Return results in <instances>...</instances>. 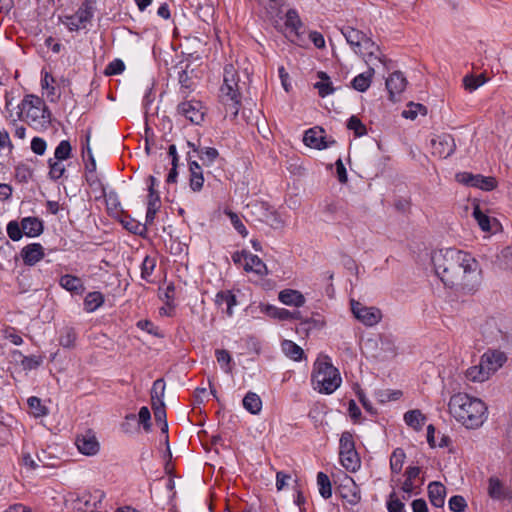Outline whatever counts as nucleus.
Wrapping results in <instances>:
<instances>
[{
  "label": "nucleus",
  "mask_w": 512,
  "mask_h": 512,
  "mask_svg": "<svg viewBox=\"0 0 512 512\" xmlns=\"http://www.w3.org/2000/svg\"><path fill=\"white\" fill-rule=\"evenodd\" d=\"M435 274L450 287H473L480 268L476 258H431Z\"/></svg>",
  "instance_id": "f257e3e1"
},
{
  "label": "nucleus",
  "mask_w": 512,
  "mask_h": 512,
  "mask_svg": "<svg viewBox=\"0 0 512 512\" xmlns=\"http://www.w3.org/2000/svg\"><path fill=\"white\" fill-rule=\"evenodd\" d=\"M449 413L467 429L482 427L488 418V407L480 398L466 393H456L450 397Z\"/></svg>",
  "instance_id": "f03ea898"
},
{
  "label": "nucleus",
  "mask_w": 512,
  "mask_h": 512,
  "mask_svg": "<svg viewBox=\"0 0 512 512\" xmlns=\"http://www.w3.org/2000/svg\"><path fill=\"white\" fill-rule=\"evenodd\" d=\"M311 381L313 388L324 394H332L342 382L338 369L327 356L315 361Z\"/></svg>",
  "instance_id": "7ed1b4c3"
},
{
  "label": "nucleus",
  "mask_w": 512,
  "mask_h": 512,
  "mask_svg": "<svg viewBox=\"0 0 512 512\" xmlns=\"http://www.w3.org/2000/svg\"><path fill=\"white\" fill-rule=\"evenodd\" d=\"M219 97L221 102L225 105L226 110L230 111L233 116H237L241 103V94L238 75L231 65L225 67Z\"/></svg>",
  "instance_id": "20e7f679"
},
{
  "label": "nucleus",
  "mask_w": 512,
  "mask_h": 512,
  "mask_svg": "<svg viewBox=\"0 0 512 512\" xmlns=\"http://www.w3.org/2000/svg\"><path fill=\"white\" fill-rule=\"evenodd\" d=\"M341 33L356 54H364V51L367 52L368 58L366 62H371L372 58L382 62L381 57L375 55V50H378V47L362 31L351 26H344L341 28Z\"/></svg>",
  "instance_id": "39448f33"
},
{
  "label": "nucleus",
  "mask_w": 512,
  "mask_h": 512,
  "mask_svg": "<svg viewBox=\"0 0 512 512\" xmlns=\"http://www.w3.org/2000/svg\"><path fill=\"white\" fill-rule=\"evenodd\" d=\"M339 457L342 466L350 472H356L361 466L360 457L355 448L353 434L344 431L339 441Z\"/></svg>",
  "instance_id": "423d86ee"
},
{
  "label": "nucleus",
  "mask_w": 512,
  "mask_h": 512,
  "mask_svg": "<svg viewBox=\"0 0 512 512\" xmlns=\"http://www.w3.org/2000/svg\"><path fill=\"white\" fill-rule=\"evenodd\" d=\"M19 108L20 113H24L26 119L32 122H40L50 117V112L43 100L34 95H26L19 104Z\"/></svg>",
  "instance_id": "0eeeda50"
},
{
  "label": "nucleus",
  "mask_w": 512,
  "mask_h": 512,
  "mask_svg": "<svg viewBox=\"0 0 512 512\" xmlns=\"http://www.w3.org/2000/svg\"><path fill=\"white\" fill-rule=\"evenodd\" d=\"M250 207L251 213L259 222L265 223L273 229H280L284 226V221L280 214L272 209L267 203H255Z\"/></svg>",
  "instance_id": "6e6552de"
},
{
  "label": "nucleus",
  "mask_w": 512,
  "mask_h": 512,
  "mask_svg": "<svg viewBox=\"0 0 512 512\" xmlns=\"http://www.w3.org/2000/svg\"><path fill=\"white\" fill-rule=\"evenodd\" d=\"M350 305L354 317L365 326H374L382 319V313L376 307H367L356 300H351Z\"/></svg>",
  "instance_id": "1a4fd4ad"
},
{
  "label": "nucleus",
  "mask_w": 512,
  "mask_h": 512,
  "mask_svg": "<svg viewBox=\"0 0 512 512\" xmlns=\"http://www.w3.org/2000/svg\"><path fill=\"white\" fill-rule=\"evenodd\" d=\"M456 179L459 183L466 186L480 188L484 191H491L497 186V181L494 177L483 176L480 174H472L468 172L458 173Z\"/></svg>",
  "instance_id": "9d476101"
},
{
  "label": "nucleus",
  "mask_w": 512,
  "mask_h": 512,
  "mask_svg": "<svg viewBox=\"0 0 512 512\" xmlns=\"http://www.w3.org/2000/svg\"><path fill=\"white\" fill-rule=\"evenodd\" d=\"M75 445L78 451L86 456H94L100 450V443L96 433L91 429L79 433L75 439Z\"/></svg>",
  "instance_id": "9b49d317"
},
{
  "label": "nucleus",
  "mask_w": 512,
  "mask_h": 512,
  "mask_svg": "<svg viewBox=\"0 0 512 512\" xmlns=\"http://www.w3.org/2000/svg\"><path fill=\"white\" fill-rule=\"evenodd\" d=\"M93 18V8L89 3H84L73 15L67 16L65 25L70 31L84 29Z\"/></svg>",
  "instance_id": "f8f14e48"
},
{
  "label": "nucleus",
  "mask_w": 512,
  "mask_h": 512,
  "mask_svg": "<svg viewBox=\"0 0 512 512\" xmlns=\"http://www.w3.org/2000/svg\"><path fill=\"white\" fill-rule=\"evenodd\" d=\"M104 497L105 493L101 490L84 492L75 500L77 503L75 507L84 512H95L97 509L101 508Z\"/></svg>",
  "instance_id": "ddd939ff"
},
{
  "label": "nucleus",
  "mask_w": 512,
  "mask_h": 512,
  "mask_svg": "<svg viewBox=\"0 0 512 512\" xmlns=\"http://www.w3.org/2000/svg\"><path fill=\"white\" fill-rule=\"evenodd\" d=\"M303 141L306 146L318 150L326 149L335 144V140L327 138L325 131L318 127L308 129L304 134Z\"/></svg>",
  "instance_id": "4468645a"
},
{
  "label": "nucleus",
  "mask_w": 512,
  "mask_h": 512,
  "mask_svg": "<svg viewBox=\"0 0 512 512\" xmlns=\"http://www.w3.org/2000/svg\"><path fill=\"white\" fill-rule=\"evenodd\" d=\"M432 153L440 158H447L453 154L456 148L452 135L443 133L431 139Z\"/></svg>",
  "instance_id": "2eb2a0df"
},
{
  "label": "nucleus",
  "mask_w": 512,
  "mask_h": 512,
  "mask_svg": "<svg viewBox=\"0 0 512 512\" xmlns=\"http://www.w3.org/2000/svg\"><path fill=\"white\" fill-rule=\"evenodd\" d=\"M178 113L183 115L191 123L199 125L203 119L205 112L200 101L191 100L182 102L178 105Z\"/></svg>",
  "instance_id": "dca6fc26"
},
{
  "label": "nucleus",
  "mask_w": 512,
  "mask_h": 512,
  "mask_svg": "<svg viewBox=\"0 0 512 512\" xmlns=\"http://www.w3.org/2000/svg\"><path fill=\"white\" fill-rule=\"evenodd\" d=\"M338 489L341 497L349 504L356 505L361 501L360 488L350 476H345Z\"/></svg>",
  "instance_id": "f3484780"
},
{
  "label": "nucleus",
  "mask_w": 512,
  "mask_h": 512,
  "mask_svg": "<svg viewBox=\"0 0 512 512\" xmlns=\"http://www.w3.org/2000/svg\"><path fill=\"white\" fill-rule=\"evenodd\" d=\"M480 361L483 363L490 375H492L504 365L507 361V357L502 351L489 350L481 356Z\"/></svg>",
  "instance_id": "a211bd4d"
},
{
  "label": "nucleus",
  "mask_w": 512,
  "mask_h": 512,
  "mask_svg": "<svg viewBox=\"0 0 512 512\" xmlns=\"http://www.w3.org/2000/svg\"><path fill=\"white\" fill-rule=\"evenodd\" d=\"M238 267H242L246 273L264 276L268 273L266 264L261 258H233Z\"/></svg>",
  "instance_id": "6ab92c4d"
},
{
  "label": "nucleus",
  "mask_w": 512,
  "mask_h": 512,
  "mask_svg": "<svg viewBox=\"0 0 512 512\" xmlns=\"http://www.w3.org/2000/svg\"><path fill=\"white\" fill-rule=\"evenodd\" d=\"M407 81L402 72H393L386 80V88L389 92L390 99L396 100V96L400 95L406 88Z\"/></svg>",
  "instance_id": "aec40b11"
},
{
  "label": "nucleus",
  "mask_w": 512,
  "mask_h": 512,
  "mask_svg": "<svg viewBox=\"0 0 512 512\" xmlns=\"http://www.w3.org/2000/svg\"><path fill=\"white\" fill-rule=\"evenodd\" d=\"M191 151L187 152V160L190 170V187L193 191H200L203 187L204 177L200 165L192 159Z\"/></svg>",
  "instance_id": "412c9836"
},
{
  "label": "nucleus",
  "mask_w": 512,
  "mask_h": 512,
  "mask_svg": "<svg viewBox=\"0 0 512 512\" xmlns=\"http://www.w3.org/2000/svg\"><path fill=\"white\" fill-rule=\"evenodd\" d=\"M488 494L492 499L504 500L511 498V492L504 486L497 477H490L488 481Z\"/></svg>",
  "instance_id": "4be33fe9"
},
{
  "label": "nucleus",
  "mask_w": 512,
  "mask_h": 512,
  "mask_svg": "<svg viewBox=\"0 0 512 512\" xmlns=\"http://www.w3.org/2000/svg\"><path fill=\"white\" fill-rule=\"evenodd\" d=\"M428 494L430 502L433 506L443 507L445 502L446 488L440 482H431L428 485Z\"/></svg>",
  "instance_id": "5701e85b"
},
{
  "label": "nucleus",
  "mask_w": 512,
  "mask_h": 512,
  "mask_svg": "<svg viewBox=\"0 0 512 512\" xmlns=\"http://www.w3.org/2000/svg\"><path fill=\"white\" fill-rule=\"evenodd\" d=\"M23 233L28 237H37L43 232V222L37 217H25L21 220Z\"/></svg>",
  "instance_id": "b1692460"
},
{
  "label": "nucleus",
  "mask_w": 512,
  "mask_h": 512,
  "mask_svg": "<svg viewBox=\"0 0 512 512\" xmlns=\"http://www.w3.org/2000/svg\"><path fill=\"white\" fill-rule=\"evenodd\" d=\"M279 300L289 306L301 307L305 303V297L297 290L285 289L279 293Z\"/></svg>",
  "instance_id": "393cba45"
},
{
  "label": "nucleus",
  "mask_w": 512,
  "mask_h": 512,
  "mask_svg": "<svg viewBox=\"0 0 512 512\" xmlns=\"http://www.w3.org/2000/svg\"><path fill=\"white\" fill-rule=\"evenodd\" d=\"M89 142H90V134H87L86 135V146L83 147L82 155H83V158H85L86 156L88 158V162L86 163V166H85L86 171H87L86 177H87V181L90 183V185H93L95 182L94 172L96 171V161L93 156Z\"/></svg>",
  "instance_id": "a878e982"
},
{
  "label": "nucleus",
  "mask_w": 512,
  "mask_h": 512,
  "mask_svg": "<svg viewBox=\"0 0 512 512\" xmlns=\"http://www.w3.org/2000/svg\"><path fill=\"white\" fill-rule=\"evenodd\" d=\"M243 407L251 414L258 415L262 410V400L254 392H248L243 398Z\"/></svg>",
  "instance_id": "bb28decb"
},
{
  "label": "nucleus",
  "mask_w": 512,
  "mask_h": 512,
  "mask_svg": "<svg viewBox=\"0 0 512 512\" xmlns=\"http://www.w3.org/2000/svg\"><path fill=\"white\" fill-rule=\"evenodd\" d=\"M60 286L66 289L67 291L74 292L76 294H80L84 290L83 282L80 278L72 275H64L60 278Z\"/></svg>",
  "instance_id": "cd10ccee"
},
{
  "label": "nucleus",
  "mask_w": 512,
  "mask_h": 512,
  "mask_svg": "<svg viewBox=\"0 0 512 512\" xmlns=\"http://www.w3.org/2000/svg\"><path fill=\"white\" fill-rule=\"evenodd\" d=\"M374 72V68L370 67L367 72L361 73L354 77L351 82L352 87L359 92H365L371 85Z\"/></svg>",
  "instance_id": "c85d7f7f"
},
{
  "label": "nucleus",
  "mask_w": 512,
  "mask_h": 512,
  "mask_svg": "<svg viewBox=\"0 0 512 512\" xmlns=\"http://www.w3.org/2000/svg\"><path fill=\"white\" fill-rule=\"evenodd\" d=\"M490 373L480 361L478 365L472 366L466 371V378L473 382H483L489 379Z\"/></svg>",
  "instance_id": "c756f323"
},
{
  "label": "nucleus",
  "mask_w": 512,
  "mask_h": 512,
  "mask_svg": "<svg viewBox=\"0 0 512 512\" xmlns=\"http://www.w3.org/2000/svg\"><path fill=\"white\" fill-rule=\"evenodd\" d=\"M319 81H317L314 87L318 90L321 97H326L335 91L332 86L330 77L325 72H318Z\"/></svg>",
  "instance_id": "7c9ffc66"
},
{
  "label": "nucleus",
  "mask_w": 512,
  "mask_h": 512,
  "mask_svg": "<svg viewBox=\"0 0 512 512\" xmlns=\"http://www.w3.org/2000/svg\"><path fill=\"white\" fill-rule=\"evenodd\" d=\"M426 418L420 410H410L404 414L405 423L415 430H421Z\"/></svg>",
  "instance_id": "2f4dec72"
},
{
  "label": "nucleus",
  "mask_w": 512,
  "mask_h": 512,
  "mask_svg": "<svg viewBox=\"0 0 512 512\" xmlns=\"http://www.w3.org/2000/svg\"><path fill=\"white\" fill-rule=\"evenodd\" d=\"M187 145L193 149L194 153H198L200 159L203 161L204 164L207 165L212 164L219 155L218 151L212 147H205L198 151L193 143L188 141Z\"/></svg>",
  "instance_id": "473e14b6"
},
{
  "label": "nucleus",
  "mask_w": 512,
  "mask_h": 512,
  "mask_svg": "<svg viewBox=\"0 0 512 512\" xmlns=\"http://www.w3.org/2000/svg\"><path fill=\"white\" fill-rule=\"evenodd\" d=\"M77 339V333L72 327H64L59 336V344L64 348H73Z\"/></svg>",
  "instance_id": "72a5a7b5"
},
{
  "label": "nucleus",
  "mask_w": 512,
  "mask_h": 512,
  "mask_svg": "<svg viewBox=\"0 0 512 512\" xmlns=\"http://www.w3.org/2000/svg\"><path fill=\"white\" fill-rule=\"evenodd\" d=\"M282 350L289 358L293 359L294 361L301 360L304 354L303 349L290 340H284L282 342Z\"/></svg>",
  "instance_id": "f704fd0d"
},
{
  "label": "nucleus",
  "mask_w": 512,
  "mask_h": 512,
  "mask_svg": "<svg viewBox=\"0 0 512 512\" xmlns=\"http://www.w3.org/2000/svg\"><path fill=\"white\" fill-rule=\"evenodd\" d=\"M155 420L161 423V430L163 433L168 432V424L166 420V410L164 402L151 403Z\"/></svg>",
  "instance_id": "c9c22d12"
},
{
  "label": "nucleus",
  "mask_w": 512,
  "mask_h": 512,
  "mask_svg": "<svg viewBox=\"0 0 512 512\" xmlns=\"http://www.w3.org/2000/svg\"><path fill=\"white\" fill-rule=\"evenodd\" d=\"M148 181L150 182L148 187V200H147V207L148 208H154L159 210L160 208V196L159 193L155 190L156 185V178L154 176H149Z\"/></svg>",
  "instance_id": "e433bc0d"
},
{
  "label": "nucleus",
  "mask_w": 512,
  "mask_h": 512,
  "mask_svg": "<svg viewBox=\"0 0 512 512\" xmlns=\"http://www.w3.org/2000/svg\"><path fill=\"white\" fill-rule=\"evenodd\" d=\"M104 302V296L100 292H90L84 299L86 311L93 312L99 308Z\"/></svg>",
  "instance_id": "4c0bfd02"
},
{
  "label": "nucleus",
  "mask_w": 512,
  "mask_h": 512,
  "mask_svg": "<svg viewBox=\"0 0 512 512\" xmlns=\"http://www.w3.org/2000/svg\"><path fill=\"white\" fill-rule=\"evenodd\" d=\"M406 455L401 448H396L390 457V469L392 473L398 474L401 472Z\"/></svg>",
  "instance_id": "58836bf2"
},
{
  "label": "nucleus",
  "mask_w": 512,
  "mask_h": 512,
  "mask_svg": "<svg viewBox=\"0 0 512 512\" xmlns=\"http://www.w3.org/2000/svg\"><path fill=\"white\" fill-rule=\"evenodd\" d=\"M317 485L319 487V493L324 499H328L332 495V486L330 479L324 472L317 474Z\"/></svg>",
  "instance_id": "ea45409f"
},
{
  "label": "nucleus",
  "mask_w": 512,
  "mask_h": 512,
  "mask_svg": "<svg viewBox=\"0 0 512 512\" xmlns=\"http://www.w3.org/2000/svg\"><path fill=\"white\" fill-rule=\"evenodd\" d=\"M30 413L35 417H43L48 414V409L41 402V399L35 396L28 398L27 400Z\"/></svg>",
  "instance_id": "a19ab883"
},
{
  "label": "nucleus",
  "mask_w": 512,
  "mask_h": 512,
  "mask_svg": "<svg viewBox=\"0 0 512 512\" xmlns=\"http://www.w3.org/2000/svg\"><path fill=\"white\" fill-rule=\"evenodd\" d=\"M285 25L290 28L292 32L298 34L299 29L302 27L301 19L295 9H289L285 15Z\"/></svg>",
  "instance_id": "79ce46f5"
},
{
  "label": "nucleus",
  "mask_w": 512,
  "mask_h": 512,
  "mask_svg": "<svg viewBox=\"0 0 512 512\" xmlns=\"http://www.w3.org/2000/svg\"><path fill=\"white\" fill-rule=\"evenodd\" d=\"M49 165V177L52 180L60 179L65 173V165L62 163V160H56L55 158H50L48 160Z\"/></svg>",
  "instance_id": "37998d69"
},
{
  "label": "nucleus",
  "mask_w": 512,
  "mask_h": 512,
  "mask_svg": "<svg viewBox=\"0 0 512 512\" xmlns=\"http://www.w3.org/2000/svg\"><path fill=\"white\" fill-rule=\"evenodd\" d=\"M215 356H216L217 362L220 364L222 370L225 373H231L232 367L230 364L232 362V357H231L230 353L225 349H217L215 351Z\"/></svg>",
  "instance_id": "c03bdc74"
},
{
  "label": "nucleus",
  "mask_w": 512,
  "mask_h": 512,
  "mask_svg": "<svg viewBox=\"0 0 512 512\" xmlns=\"http://www.w3.org/2000/svg\"><path fill=\"white\" fill-rule=\"evenodd\" d=\"M72 147L68 140H62L54 151V157L56 160H67L71 157Z\"/></svg>",
  "instance_id": "a18cd8bd"
},
{
  "label": "nucleus",
  "mask_w": 512,
  "mask_h": 512,
  "mask_svg": "<svg viewBox=\"0 0 512 512\" xmlns=\"http://www.w3.org/2000/svg\"><path fill=\"white\" fill-rule=\"evenodd\" d=\"M54 82L55 79L48 72L44 74V77L41 80V87L48 91L47 96L52 102L59 98V94H56L55 87L53 86Z\"/></svg>",
  "instance_id": "49530a36"
},
{
  "label": "nucleus",
  "mask_w": 512,
  "mask_h": 512,
  "mask_svg": "<svg viewBox=\"0 0 512 512\" xmlns=\"http://www.w3.org/2000/svg\"><path fill=\"white\" fill-rule=\"evenodd\" d=\"M165 392V382L163 379H157L154 381L151 389V403L163 402Z\"/></svg>",
  "instance_id": "de8ad7c7"
},
{
  "label": "nucleus",
  "mask_w": 512,
  "mask_h": 512,
  "mask_svg": "<svg viewBox=\"0 0 512 512\" xmlns=\"http://www.w3.org/2000/svg\"><path fill=\"white\" fill-rule=\"evenodd\" d=\"M347 128L354 131L356 137H361L367 133L365 125L356 116H351L347 121Z\"/></svg>",
  "instance_id": "09e8293b"
},
{
  "label": "nucleus",
  "mask_w": 512,
  "mask_h": 512,
  "mask_svg": "<svg viewBox=\"0 0 512 512\" xmlns=\"http://www.w3.org/2000/svg\"><path fill=\"white\" fill-rule=\"evenodd\" d=\"M388 512H406L404 503L397 497L395 491H392L387 500Z\"/></svg>",
  "instance_id": "8fccbe9b"
},
{
  "label": "nucleus",
  "mask_w": 512,
  "mask_h": 512,
  "mask_svg": "<svg viewBox=\"0 0 512 512\" xmlns=\"http://www.w3.org/2000/svg\"><path fill=\"white\" fill-rule=\"evenodd\" d=\"M473 216L483 231L491 230L490 218L481 211L479 205H475L473 210Z\"/></svg>",
  "instance_id": "3c124183"
},
{
  "label": "nucleus",
  "mask_w": 512,
  "mask_h": 512,
  "mask_svg": "<svg viewBox=\"0 0 512 512\" xmlns=\"http://www.w3.org/2000/svg\"><path fill=\"white\" fill-rule=\"evenodd\" d=\"M486 82V79L483 75L479 76H465L463 79V84L465 89L469 91H474L480 86H482Z\"/></svg>",
  "instance_id": "603ef678"
},
{
  "label": "nucleus",
  "mask_w": 512,
  "mask_h": 512,
  "mask_svg": "<svg viewBox=\"0 0 512 512\" xmlns=\"http://www.w3.org/2000/svg\"><path fill=\"white\" fill-rule=\"evenodd\" d=\"M7 234L9 238L13 241H18L22 238L23 230L21 227V223L19 224L17 221H10L7 224Z\"/></svg>",
  "instance_id": "864d4df0"
},
{
  "label": "nucleus",
  "mask_w": 512,
  "mask_h": 512,
  "mask_svg": "<svg viewBox=\"0 0 512 512\" xmlns=\"http://www.w3.org/2000/svg\"><path fill=\"white\" fill-rule=\"evenodd\" d=\"M449 509L453 512H463L467 507L466 500L460 495L452 496L448 502Z\"/></svg>",
  "instance_id": "5fc2aeb1"
},
{
  "label": "nucleus",
  "mask_w": 512,
  "mask_h": 512,
  "mask_svg": "<svg viewBox=\"0 0 512 512\" xmlns=\"http://www.w3.org/2000/svg\"><path fill=\"white\" fill-rule=\"evenodd\" d=\"M426 114V108L422 104H409V109L402 112V116L406 119H415L418 113Z\"/></svg>",
  "instance_id": "6e6d98bb"
},
{
  "label": "nucleus",
  "mask_w": 512,
  "mask_h": 512,
  "mask_svg": "<svg viewBox=\"0 0 512 512\" xmlns=\"http://www.w3.org/2000/svg\"><path fill=\"white\" fill-rule=\"evenodd\" d=\"M21 256H44V249L39 243H31L22 249Z\"/></svg>",
  "instance_id": "4d7b16f0"
},
{
  "label": "nucleus",
  "mask_w": 512,
  "mask_h": 512,
  "mask_svg": "<svg viewBox=\"0 0 512 512\" xmlns=\"http://www.w3.org/2000/svg\"><path fill=\"white\" fill-rule=\"evenodd\" d=\"M125 69V64L121 59H114L105 68L106 75H118L121 74Z\"/></svg>",
  "instance_id": "13d9d810"
},
{
  "label": "nucleus",
  "mask_w": 512,
  "mask_h": 512,
  "mask_svg": "<svg viewBox=\"0 0 512 512\" xmlns=\"http://www.w3.org/2000/svg\"><path fill=\"white\" fill-rule=\"evenodd\" d=\"M138 419H139V423L143 425L144 430L146 432L150 431V429H151V423H150L151 413L146 406H143L140 408L139 413H138Z\"/></svg>",
  "instance_id": "bf43d9fd"
},
{
  "label": "nucleus",
  "mask_w": 512,
  "mask_h": 512,
  "mask_svg": "<svg viewBox=\"0 0 512 512\" xmlns=\"http://www.w3.org/2000/svg\"><path fill=\"white\" fill-rule=\"evenodd\" d=\"M122 223L128 231L134 234H142L146 231V224H141L135 220H123Z\"/></svg>",
  "instance_id": "052dcab7"
},
{
  "label": "nucleus",
  "mask_w": 512,
  "mask_h": 512,
  "mask_svg": "<svg viewBox=\"0 0 512 512\" xmlns=\"http://www.w3.org/2000/svg\"><path fill=\"white\" fill-rule=\"evenodd\" d=\"M47 144L43 138L34 137L31 141V150L37 155H43L46 151Z\"/></svg>",
  "instance_id": "680f3d73"
},
{
  "label": "nucleus",
  "mask_w": 512,
  "mask_h": 512,
  "mask_svg": "<svg viewBox=\"0 0 512 512\" xmlns=\"http://www.w3.org/2000/svg\"><path fill=\"white\" fill-rule=\"evenodd\" d=\"M15 172L16 178L23 182H27L32 177V171L24 164L18 165Z\"/></svg>",
  "instance_id": "e2e57ef3"
},
{
  "label": "nucleus",
  "mask_w": 512,
  "mask_h": 512,
  "mask_svg": "<svg viewBox=\"0 0 512 512\" xmlns=\"http://www.w3.org/2000/svg\"><path fill=\"white\" fill-rule=\"evenodd\" d=\"M156 266V258H144L142 263V277L150 276Z\"/></svg>",
  "instance_id": "0e129e2a"
},
{
  "label": "nucleus",
  "mask_w": 512,
  "mask_h": 512,
  "mask_svg": "<svg viewBox=\"0 0 512 512\" xmlns=\"http://www.w3.org/2000/svg\"><path fill=\"white\" fill-rule=\"evenodd\" d=\"M226 297V313L229 317L233 315V307L237 304L236 296L230 290H224Z\"/></svg>",
  "instance_id": "69168bd1"
},
{
  "label": "nucleus",
  "mask_w": 512,
  "mask_h": 512,
  "mask_svg": "<svg viewBox=\"0 0 512 512\" xmlns=\"http://www.w3.org/2000/svg\"><path fill=\"white\" fill-rule=\"evenodd\" d=\"M228 216L230 218L232 225L238 231V233H240L243 236L246 235L247 234L246 228H245L244 224L242 223V221L240 220V218L237 216V214H235L233 212H229Z\"/></svg>",
  "instance_id": "338daca9"
},
{
  "label": "nucleus",
  "mask_w": 512,
  "mask_h": 512,
  "mask_svg": "<svg viewBox=\"0 0 512 512\" xmlns=\"http://www.w3.org/2000/svg\"><path fill=\"white\" fill-rule=\"evenodd\" d=\"M6 148L11 152L13 150V144L10 140L9 133L5 130H0V150Z\"/></svg>",
  "instance_id": "774afa93"
}]
</instances>
